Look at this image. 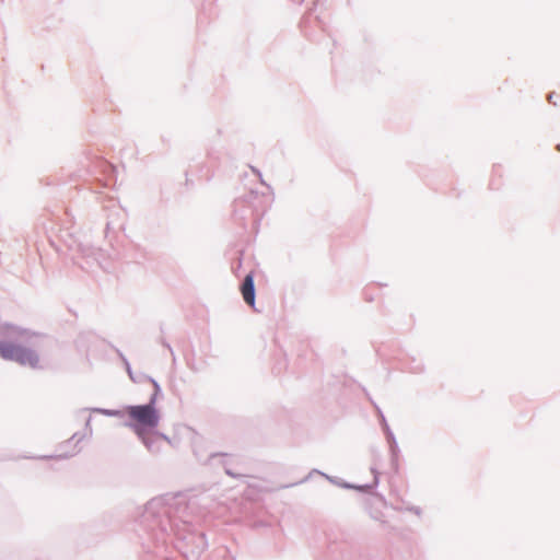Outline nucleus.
<instances>
[{
  "label": "nucleus",
  "mask_w": 560,
  "mask_h": 560,
  "mask_svg": "<svg viewBox=\"0 0 560 560\" xmlns=\"http://www.w3.org/2000/svg\"><path fill=\"white\" fill-rule=\"evenodd\" d=\"M126 413L132 420L130 427L143 441L145 431L159 424L160 417L152 404L127 407Z\"/></svg>",
  "instance_id": "1"
},
{
  "label": "nucleus",
  "mask_w": 560,
  "mask_h": 560,
  "mask_svg": "<svg viewBox=\"0 0 560 560\" xmlns=\"http://www.w3.org/2000/svg\"><path fill=\"white\" fill-rule=\"evenodd\" d=\"M0 354L4 360L15 361L22 365L36 368L38 364L35 351L19 345L0 342Z\"/></svg>",
  "instance_id": "2"
},
{
  "label": "nucleus",
  "mask_w": 560,
  "mask_h": 560,
  "mask_svg": "<svg viewBox=\"0 0 560 560\" xmlns=\"http://www.w3.org/2000/svg\"><path fill=\"white\" fill-rule=\"evenodd\" d=\"M241 292L243 295L244 301L250 305L254 306L255 304V288H254V276L252 273H248L241 287Z\"/></svg>",
  "instance_id": "3"
}]
</instances>
